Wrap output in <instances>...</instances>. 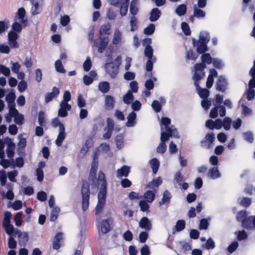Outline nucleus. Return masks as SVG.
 Returning a JSON list of instances; mask_svg holds the SVG:
<instances>
[{"mask_svg":"<svg viewBox=\"0 0 255 255\" xmlns=\"http://www.w3.org/2000/svg\"><path fill=\"white\" fill-rule=\"evenodd\" d=\"M144 53L147 59L154 58L153 57V49L151 46L149 45H147L144 49Z\"/></svg>","mask_w":255,"mask_h":255,"instance_id":"obj_46","label":"nucleus"},{"mask_svg":"<svg viewBox=\"0 0 255 255\" xmlns=\"http://www.w3.org/2000/svg\"><path fill=\"white\" fill-rule=\"evenodd\" d=\"M123 136L122 135H119L116 137V142L117 147L119 149H121L124 147V142L123 140Z\"/></svg>","mask_w":255,"mask_h":255,"instance_id":"obj_57","label":"nucleus"},{"mask_svg":"<svg viewBox=\"0 0 255 255\" xmlns=\"http://www.w3.org/2000/svg\"><path fill=\"white\" fill-rule=\"evenodd\" d=\"M128 3H123L120 8V14L122 16L127 14L128 10Z\"/></svg>","mask_w":255,"mask_h":255,"instance_id":"obj_59","label":"nucleus"},{"mask_svg":"<svg viewBox=\"0 0 255 255\" xmlns=\"http://www.w3.org/2000/svg\"><path fill=\"white\" fill-rule=\"evenodd\" d=\"M206 68L204 63L196 64L194 66V74L193 80L194 85L198 90V93L200 97L203 99H206L209 95V91L206 89H201L200 88L198 81L200 80L205 75L204 69Z\"/></svg>","mask_w":255,"mask_h":255,"instance_id":"obj_2","label":"nucleus"},{"mask_svg":"<svg viewBox=\"0 0 255 255\" xmlns=\"http://www.w3.org/2000/svg\"><path fill=\"white\" fill-rule=\"evenodd\" d=\"M19 139L17 146L19 149H23L26 145V139L23 137L21 134H19L17 136Z\"/></svg>","mask_w":255,"mask_h":255,"instance_id":"obj_45","label":"nucleus"},{"mask_svg":"<svg viewBox=\"0 0 255 255\" xmlns=\"http://www.w3.org/2000/svg\"><path fill=\"white\" fill-rule=\"evenodd\" d=\"M171 121L168 118H162L161 120V142L157 147V152L163 153L166 149L165 142L168 140L169 137L178 138V133L173 126L169 127Z\"/></svg>","mask_w":255,"mask_h":255,"instance_id":"obj_1","label":"nucleus"},{"mask_svg":"<svg viewBox=\"0 0 255 255\" xmlns=\"http://www.w3.org/2000/svg\"><path fill=\"white\" fill-rule=\"evenodd\" d=\"M155 30V26L153 24H150L149 25L146 27L144 30V33L147 35H150L152 34Z\"/></svg>","mask_w":255,"mask_h":255,"instance_id":"obj_64","label":"nucleus"},{"mask_svg":"<svg viewBox=\"0 0 255 255\" xmlns=\"http://www.w3.org/2000/svg\"><path fill=\"white\" fill-rule=\"evenodd\" d=\"M111 25L109 23H105L101 26L99 30V33L101 35H109L110 34Z\"/></svg>","mask_w":255,"mask_h":255,"instance_id":"obj_27","label":"nucleus"},{"mask_svg":"<svg viewBox=\"0 0 255 255\" xmlns=\"http://www.w3.org/2000/svg\"><path fill=\"white\" fill-rule=\"evenodd\" d=\"M162 180L160 177L157 178V179L152 180L151 182H149L147 185V187L152 189L155 190H157V188L158 186L161 184Z\"/></svg>","mask_w":255,"mask_h":255,"instance_id":"obj_30","label":"nucleus"},{"mask_svg":"<svg viewBox=\"0 0 255 255\" xmlns=\"http://www.w3.org/2000/svg\"><path fill=\"white\" fill-rule=\"evenodd\" d=\"M194 16L199 18H203L205 16V12L202 9L199 8L197 4L193 6Z\"/></svg>","mask_w":255,"mask_h":255,"instance_id":"obj_28","label":"nucleus"},{"mask_svg":"<svg viewBox=\"0 0 255 255\" xmlns=\"http://www.w3.org/2000/svg\"><path fill=\"white\" fill-rule=\"evenodd\" d=\"M136 117V115L133 112H132L128 115L127 117L128 122L126 124L127 127H132L135 125Z\"/></svg>","mask_w":255,"mask_h":255,"instance_id":"obj_29","label":"nucleus"},{"mask_svg":"<svg viewBox=\"0 0 255 255\" xmlns=\"http://www.w3.org/2000/svg\"><path fill=\"white\" fill-rule=\"evenodd\" d=\"M55 68L57 72L61 73H65L66 70L64 68L61 60L58 59L55 63Z\"/></svg>","mask_w":255,"mask_h":255,"instance_id":"obj_38","label":"nucleus"},{"mask_svg":"<svg viewBox=\"0 0 255 255\" xmlns=\"http://www.w3.org/2000/svg\"><path fill=\"white\" fill-rule=\"evenodd\" d=\"M6 233L9 235H11L12 233L14 234L15 230L12 224H8L3 226Z\"/></svg>","mask_w":255,"mask_h":255,"instance_id":"obj_52","label":"nucleus"},{"mask_svg":"<svg viewBox=\"0 0 255 255\" xmlns=\"http://www.w3.org/2000/svg\"><path fill=\"white\" fill-rule=\"evenodd\" d=\"M138 2L137 0H132L130 3L129 11L131 14L135 15L138 12Z\"/></svg>","mask_w":255,"mask_h":255,"instance_id":"obj_34","label":"nucleus"},{"mask_svg":"<svg viewBox=\"0 0 255 255\" xmlns=\"http://www.w3.org/2000/svg\"><path fill=\"white\" fill-rule=\"evenodd\" d=\"M98 228L99 232H101L103 234H106L110 231V224L107 220H103L100 225L98 226Z\"/></svg>","mask_w":255,"mask_h":255,"instance_id":"obj_22","label":"nucleus"},{"mask_svg":"<svg viewBox=\"0 0 255 255\" xmlns=\"http://www.w3.org/2000/svg\"><path fill=\"white\" fill-rule=\"evenodd\" d=\"M108 43L109 38L108 37H100V44L99 45H98L97 46L98 47V52L99 53H102L105 49Z\"/></svg>","mask_w":255,"mask_h":255,"instance_id":"obj_24","label":"nucleus"},{"mask_svg":"<svg viewBox=\"0 0 255 255\" xmlns=\"http://www.w3.org/2000/svg\"><path fill=\"white\" fill-rule=\"evenodd\" d=\"M106 72L112 78H115L119 73V67L116 66L114 62L107 63L105 65Z\"/></svg>","mask_w":255,"mask_h":255,"instance_id":"obj_5","label":"nucleus"},{"mask_svg":"<svg viewBox=\"0 0 255 255\" xmlns=\"http://www.w3.org/2000/svg\"><path fill=\"white\" fill-rule=\"evenodd\" d=\"M22 23L19 22L18 20L16 19L15 21L12 24V29L16 32H20L22 29Z\"/></svg>","mask_w":255,"mask_h":255,"instance_id":"obj_56","label":"nucleus"},{"mask_svg":"<svg viewBox=\"0 0 255 255\" xmlns=\"http://www.w3.org/2000/svg\"><path fill=\"white\" fill-rule=\"evenodd\" d=\"M193 43L195 46L197 47V51L199 53H203L207 50V46L206 43L197 41L196 43L195 39L193 38Z\"/></svg>","mask_w":255,"mask_h":255,"instance_id":"obj_20","label":"nucleus"},{"mask_svg":"<svg viewBox=\"0 0 255 255\" xmlns=\"http://www.w3.org/2000/svg\"><path fill=\"white\" fill-rule=\"evenodd\" d=\"M137 19L135 16H132L130 20V25L131 26L130 31H133L137 28Z\"/></svg>","mask_w":255,"mask_h":255,"instance_id":"obj_51","label":"nucleus"},{"mask_svg":"<svg viewBox=\"0 0 255 255\" xmlns=\"http://www.w3.org/2000/svg\"><path fill=\"white\" fill-rule=\"evenodd\" d=\"M227 85L226 79L223 76H219L216 84L217 90L224 92L227 89Z\"/></svg>","mask_w":255,"mask_h":255,"instance_id":"obj_11","label":"nucleus"},{"mask_svg":"<svg viewBox=\"0 0 255 255\" xmlns=\"http://www.w3.org/2000/svg\"><path fill=\"white\" fill-rule=\"evenodd\" d=\"M208 176L212 179H216L221 176L217 166H214L208 172Z\"/></svg>","mask_w":255,"mask_h":255,"instance_id":"obj_23","label":"nucleus"},{"mask_svg":"<svg viewBox=\"0 0 255 255\" xmlns=\"http://www.w3.org/2000/svg\"><path fill=\"white\" fill-rule=\"evenodd\" d=\"M122 42V32L118 28H116L113 35V43L114 45H118Z\"/></svg>","mask_w":255,"mask_h":255,"instance_id":"obj_19","label":"nucleus"},{"mask_svg":"<svg viewBox=\"0 0 255 255\" xmlns=\"http://www.w3.org/2000/svg\"><path fill=\"white\" fill-rule=\"evenodd\" d=\"M59 93V89L56 87L53 88L52 92L51 93H48L45 95V101L46 103H48L50 101H52L53 98L58 95Z\"/></svg>","mask_w":255,"mask_h":255,"instance_id":"obj_21","label":"nucleus"},{"mask_svg":"<svg viewBox=\"0 0 255 255\" xmlns=\"http://www.w3.org/2000/svg\"><path fill=\"white\" fill-rule=\"evenodd\" d=\"M232 122L231 119L229 117H226L224 118L222 122L223 127L226 130H229L231 127V124Z\"/></svg>","mask_w":255,"mask_h":255,"instance_id":"obj_50","label":"nucleus"},{"mask_svg":"<svg viewBox=\"0 0 255 255\" xmlns=\"http://www.w3.org/2000/svg\"><path fill=\"white\" fill-rule=\"evenodd\" d=\"M212 63H213L214 66L218 69L221 68L224 65L222 61L218 58L213 59Z\"/></svg>","mask_w":255,"mask_h":255,"instance_id":"obj_62","label":"nucleus"},{"mask_svg":"<svg viewBox=\"0 0 255 255\" xmlns=\"http://www.w3.org/2000/svg\"><path fill=\"white\" fill-rule=\"evenodd\" d=\"M99 89L103 93H107L110 89L109 83L108 82H103L99 84Z\"/></svg>","mask_w":255,"mask_h":255,"instance_id":"obj_36","label":"nucleus"},{"mask_svg":"<svg viewBox=\"0 0 255 255\" xmlns=\"http://www.w3.org/2000/svg\"><path fill=\"white\" fill-rule=\"evenodd\" d=\"M98 183L100 186V191H107V183L105 180V174L103 172H100L98 175Z\"/></svg>","mask_w":255,"mask_h":255,"instance_id":"obj_18","label":"nucleus"},{"mask_svg":"<svg viewBox=\"0 0 255 255\" xmlns=\"http://www.w3.org/2000/svg\"><path fill=\"white\" fill-rule=\"evenodd\" d=\"M81 194L82 197V208L84 211H86L89 207L90 196L89 186L87 182L83 183Z\"/></svg>","mask_w":255,"mask_h":255,"instance_id":"obj_3","label":"nucleus"},{"mask_svg":"<svg viewBox=\"0 0 255 255\" xmlns=\"http://www.w3.org/2000/svg\"><path fill=\"white\" fill-rule=\"evenodd\" d=\"M16 245L17 243L14 239L12 237H10L8 240V246L9 248L11 249H15L16 247Z\"/></svg>","mask_w":255,"mask_h":255,"instance_id":"obj_63","label":"nucleus"},{"mask_svg":"<svg viewBox=\"0 0 255 255\" xmlns=\"http://www.w3.org/2000/svg\"><path fill=\"white\" fill-rule=\"evenodd\" d=\"M95 32V27L94 26H91L89 28L88 32V38L89 40L94 42L93 46H98V43L95 41L93 39L94 34Z\"/></svg>","mask_w":255,"mask_h":255,"instance_id":"obj_47","label":"nucleus"},{"mask_svg":"<svg viewBox=\"0 0 255 255\" xmlns=\"http://www.w3.org/2000/svg\"><path fill=\"white\" fill-rule=\"evenodd\" d=\"M150 164L152 171L154 174H155L158 170L159 163L156 158H153L150 161Z\"/></svg>","mask_w":255,"mask_h":255,"instance_id":"obj_37","label":"nucleus"},{"mask_svg":"<svg viewBox=\"0 0 255 255\" xmlns=\"http://www.w3.org/2000/svg\"><path fill=\"white\" fill-rule=\"evenodd\" d=\"M151 106L156 113L159 112L161 110V105L158 101H153L151 104Z\"/></svg>","mask_w":255,"mask_h":255,"instance_id":"obj_58","label":"nucleus"},{"mask_svg":"<svg viewBox=\"0 0 255 255\" xmlns=\"http://www.w3.org/2000/svg\"><path fill=\"white\" fill-rule=\"evenodd\" d=\"M156 60L155 58L147 59V61L146 63V70L147 71H150L152 69L153 63Z\"/></svg>","mask_w":255,"mask_h":255,"instance_id":"obj_55","label":"nucleus"},{"mask_svg":"<svg viewBox=\"0 0 255 255\" xmlns=\"http://www.w3.org/2000/svg\"><path fill=\"white\" fill-rule=\"evenodd\" d=\"M139 226L146 231H149L152 228V223L147 217H143L139 222Z\"/></svg>","mask_w":255,"mask_h":255,"instance_id":"obj_13","label":"nucleus"},{"mask_svg":"<svg viewBox=\"0 0 255 255\" xmlns=\"http://www.w3.org/2000/svg\"><path fill=\"white\" fill-rule=\"evenodd\" d=\"M66 133L65 132V127L64 125H61L60 129H59V134L56 140V144L58 146H60L65 139Z\"/></svg>","mask_w":255,"mask_h":255,"instance_id":"obj_17","label":"nucleus"},{"mask_svg":"<svg viewBox=\"0 0 255 255\" xmlns=\"http://www.w3.org/2000/svg\"><path fill=\"white\" fill-rule=\"evenodd\" d=\"M161 12L158 8H154L150 13L149 19L151 21H155L160 17Z\"/></svg>","mask_w":255,"mask_h":255,"instance_id":"obj_25","label":"nucleus"},{"mask_svg":"<svg viewBox=\"0 0 255 255\" xmlns=\"http://www.w3.org/2000/svg\"><path fill=\"white\" fill-rule=\"evenodd\" d=\"M130 171V167L127 165L123 166L120 169L117 171V177L118 178H122L124 177H128Z\"/></svg>","mask_w":255,"mask_h":255,"instance_id":"obj_16","label":"nucleus"},{"mask_svg":"<svg viewBox=\"0 0 255 255\" xmlns=\"http://www.w3.org/2000/svg\"><path fill=\"white\" fill-rule=\"evenodd\" d=\"M107 191H100L98 195V201L96 207V214H100L103 209L106 202Z\"/></svg>","mask_w":255,"mask_h":255,"instance_id":"obj_4","label":"nucleus"},{"mask_svg":"<svg viewBox=\"0 0 255 255\" xmlns=\"http://www.w3.org/2000/svg\"><path fill=\"white\" fill-rule=\"evenodd\" d=\"M15 95L14 93L12 92H10L5 97V100L7 103V106L9 110L12 111V110L16 109L15 108Z\"/></svg>","mask_w":255,"mask_h":255,"instance_id":"obj_12","label":"nucleus"},{"mask_svg":"<svg viewBox=\"0 0 255 255\" xmlns=\"http://www.w3.org/2000/svg\"><path fill=\"white\" fill-rule=\"evenodd\" d=\"M98 162L96 157L94 156L93 162L91 164V169L90 170V174L91 176L95 175L97 172L98 169Z\"/></svg>","mask_w":255,"mask_h":255,"instance_id":"obj_35","label":"nucleus"},{"mask_svg":"<svg viewBox=\"0 0 255 255\" xmlns=\"http://www.w3.org/2000/svg\"><path fill=\"white\" fill-rule=\"evenodd\" d=\"M219 111V115L221 117H223L226 115V109L224 106H215V107L212 109L210 113V117L211 118H216L218 117V112Z\"/></svg>","mask_w":255,"mask_h":255,"instance_id":"obj_7","label":"nucleus"},{"mask_svg":"<svg viewBox=\"0 0 255 255\" xmlns=\"http://www.w3.org/2000/svg\"><path fill=\"white\" fill-rule=\"evenodd\" d=\"M31 2L33 5L31 10L32 14L36 15L40 13L42 10V0H31Z\"/></svg>","mask_w":255,"mask_h":255,"instance_id":"obj_9","label":"nucleus"},{"mask_svg":"<svg viewBox=\"0 0 255 255\" xmlns=\"http://www.w3.org/2000/svg\"><path fill=\"white\" fill-rule=\"evenodd\" d=\"M181 248L184 252L189 251L191 250V246L190 243H186L184 241H181L179 242Z\"/></svg>","mask_w":255,"mask_h":255,"instance_id":"obj_48","label":"nucleus"},{"mask_svg":"<svg viewBox=\"0 0 255 255\" xmlns=\"http://www.w3.org/2000/svg\"><path fill=\"white\" fill-rule=\"evenodd\" d=\"M115 100L113 97L108 95L106 97L105 99V105L106 107L108 110L113 109L114 107Z\"/></svg>","mask_w":255,"mask_h":255,"instance_id":"obj_32","label":"nucleus"},{"mask_svg":"<svg viewBox=\"0 0 255 255\" xmlns=\"http://www.w3.org/2000/svg\"><path fill=\"white\" fill-rule=\"evenodd\" d=\"M185 223L183 220H179L177 221L175 228L178 232L183 230L185 228Z\"/></svg>","mask_w":255,"mask_h":255,"instance_id":"obj_61","label":"nucleus"},{"mask_svg":"<svg viewBox=\"0 0 255 255\" xmlns=\"http://www.w3.org/2000/svg\"><path fill=\"white\" fill-rule=\"evenodd\" d=\"M22 216V214L21 212H18L15 215L14 221L15 223V225L16 226L18 227L22 225V221H21Z\"/></svg>","mask_w":255,"mask_h":255,"instance_id":"obj_54","label":"nucleus"},{"mask_svg":"<svg viewBox=\"0 0 255 255\" xmlns=\"http://www.w3.org/2000/svg\"><path fill=\"white\" fill-rule=\"evenodd\" d=\"M242 226L247 229H252L255 227V217L250 216L243 219Z\"/></svg>","mask_w":255,"mask_h":255,"instance_id":"obj_14","label":"nucleus"},{"mask_svg":"<svg viewBox=\"0 0 255 255\" xmlns=\"http://www.w3.org/2000/svg\"><path fill=\"white\" fill-rule=\"evenodd\" d=\"M209 41V33L206 32L200 33L199 39L198 41L207 44Z\"/></svg>","mask_w":255,"mask_h":255,"instance_id":"obj_41","label":"nucleus"},{"mask_svg":"<svg viewBox=\"0 0 255 255\" xmlns=\"http://www.w3.org/2000/svg\"><path fill=\"white\" fill-rule=\"evenodd\" d=\"M171 198V195L170 193L167 190L165 191L163 193L161 200L159 202V205L161 206L163 204H169Z\"/></svg>","mask_w":255,"mask_h":255,"instance_id":"obj_26","label":"nucleus"},{"mask_svg":"<svg viewBox=\"0 0 255 255\" xmlns=\"http://www.w3.org/2000/svg\"><path fill=\"white\" fill-rule=\"evenodd\" d=\"M238 201L240 204L243 206L248 207L251 205L252 203V199L250 198L243 197L239 199Z\"/></svg>","mask_w":255,"mask_h":255,"instance_id":"obj_40","label":"nucleus"},{"mask_svg":"<svg viewBox=\"0 0 255 255\" xmlns=\"http://www.w3.org/2000/svg\"><path fill=\"white\" fill-rule=\"evenodd\" d=\"M14 235L17 236L18 242L20 246H24L28 241L29 237L27 232H23L20 230H16L14 232Z\"/></svg>","mask_w":255,"mask_h":255,"instance_id":"obj_6","label":"nucleus"},{"mask_svg":"<svg viewBox=\"0 0 255 255\" xmlns=\"http://www.w3.org/2000/svg\"><path fill=\"white\" fill-rule=\"evenodd\" d=\"M201 60L203 63L209 64L212 63L213 59H212L210 54L206 53L201 56Z\"/></svg>","mask_w":255,"mask_h":255,"instance_id":"obj_49","label":"nucleus"},{"mask_svg":"<svg viewBox=\"0 0 255 255\" xmlns=\"http://www.w3.org/2000/svg\"><path fill=\"white\" fill-rule=\"evenodd\" d=\"M133 100V96L131 91H128L124 96L123 101L127 104H130Z\"/></svg>","mask_w":255,"mask_h":255,"instance_id":"obj_44","label":"nucleus"},{"mask_svg":"<svg viewBox=\"0 0 255 255\" xmlns=\"http://www.w3.org/2000/svg\"><path fill=\"white\" fill-rule=\"evenodd\" d=\"M146 201L149 203H151L155 198V193L150 190L146 191L144 195Z\"/></svg>","mask_w":255,"mask_h":255,"instance_id":"obj_39","label":"nucleus"},{"mask_svg":"<svg viewBox=\"0 0 255 255\" xmlns=\"http://www.w3.org/2000/svg\"><path fill=\"white\" fill-rule=\"evenodd\" d=\"M18 34L13 31H10L8 34V40L9 45L12 48H18L19 44L16 41Z\"/></svg>","mask_w":255,"mask_h":255,"instance_id":"obj_10","label":"nucleus"},{"mask_svg":"<svg viewBox=\"0 0 255 255\" xmlns=\"http://www.w3.org/2000/svg\"><path fill=\"white\" fill-rule=\"evenodd\" d=\"M12 217L11 213L9 211H5L4 214V218L3 220L2 225H6L10 224L11 218Z\"/></svg>","mask_w":255,"mask_h":255,"instance_id":"obj_42","label":"nucleus"},{"mask_svg":"<svg viewBox=\"0 0 255 255\" xmlns=\"http://www.w3.org/2000/svg\"><path fill=\"white\" fill-rule=\"evenodd\" d=\"M37 198L38 200L43 202L47 199V194L44 191H40L37 193Z\"/></svg>","mask_w":255,"mask_h":255,"instance_id":"obj_60","label":"nucleus"},{"mask_svg":"<svg viewBox=\"0 0 255 255\" xmlns=\"http://www.w3.org/2000/svg\"><path fill=\"white\" fill-rule=\"evenodd\" d=\"M187 10L186 6L185 4H180L176 8L175 12L179 16L185 14Z\"/></svg>","mask_w":255,"mask_h":255,"instance_id":"obj_43","label":"nucleus"},{"mask_svg":"<svg viewBox=\"0 0 255 255\" xmlns=\"http://www.w3.org/2000/svg\"><path fill=\"white\" fill-rule=\"evenodd\" d=\"M12 117L14 118V122L18 125H21L23 124V116L19 113L16 109L12 110L10 111Z\"/></svg>","mask_w":255,"mask_h":255,"instance_id":"obj_15","label":"nucleus"},{"mask_svg":"<svg viewBox=\"0 0 255 255\" xmlns=\"http://www.w3.org/2000/svg\"><path fill=\"white\" fill-rule=\"evenodd\" d=\"M247 212L245 210L241 211L239 212L237 215V220L238 221H241L243 223V220L247 219L248 217H247Z\"/></svg>","mask_w":255,"mask_h":255,"instance_id":"obj_53","label":"nucleus"},{"mask_svg":"<svg viewBox=\"0 0 255 255\" xmlns=\"http://www.w3.org/2000/svg\"><path fill=\"white\" fill-rule=\"evenodd\" d=\"M63 238V234L62 233L57 234L55 237L53 243V248L54 249L58 250L60 247V242L62 240Z\"/></svg>","mask_w":255,"mask_h":255,"instance_id":"obj_31","label":"nucleus"},{"mask_svg":"<svg viewBox=\"0 0 255 255\" xmlns=\"http://www.w3.org/2000/svg\"><path fill=\"white\" fill-rule=\"evenodd\" d=\"M71 106L68 103L61 102L60 109L58 110V115L60 117H66L68 115V111H70Z\"/></svg>","mask_w":255,"mask_h":255,"instance_id":"obj_8","label":"nucleus"},{"mask_svg":"<svg viewBox=\"0 0 255 255\" xmlns=\"http://www.w3.org/2000/svg\"><path fill=\"white\" fill-rule=\"evenodd\" d=\"M25 13V11L23 8H19L17 12V16L16 19L21 23H24L26 21L24 18Z\"/></svg>","mask_w":255,"mask_h":255,"instance_id":"obj_33","label":"nucleus"}]
</instances>
